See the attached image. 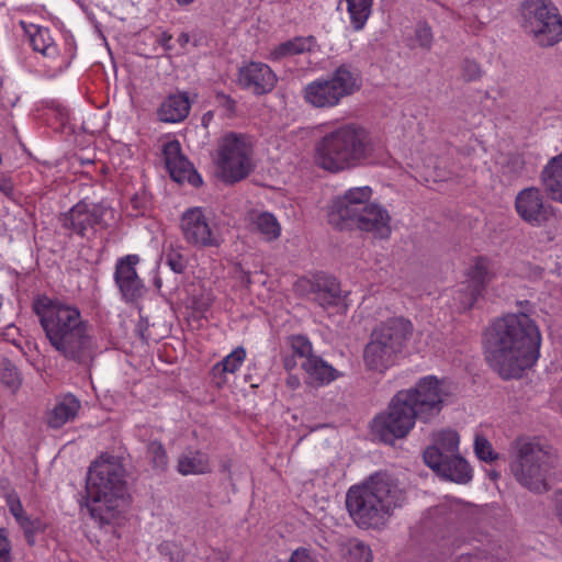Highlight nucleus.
<instances>
[{
  "label": "nucleus",
  "instance_id": "35",
  "mask_svg": "<svg viewBox=\"0 0 562 562\" xmlns=\"http://www.w3.org/2000/svg\"><path fill=\"white\" fill-rule=\"evenodd\" d=\"M414 42L423 50L430 52L435 42L431 25L426 20L417 21L414 29Z\"/></svg>",
  "mask_w": 562,
  "mask_h": 562
},
{
  "label": "nucleus",
  "instance_id": "29",
  "mask_svg": "<svg viewBox=\"0 0 562 562\" xmlns=\"http://www.w3.org/2000/svg\"><path fill=\"white\" fill-rule=\"evenodd\" d=\"M81 408L80 401L72 394L65 395L52 411L47 413V426L53 429L61 428L74 420Z\"/></svg>",
  "mask_w": 562,
  "mask_h": 562
},
{
  "label": "nucleus",
  "instance_id": "14",
  "mask_svg": "<svg viewBox=\"0 0 562 562\" xmlns=\"http://www.w3.org/2000/svg\"><path fill=\"white\" fill-rule=\"evenodd\" d=\"M400 392L411 395L408 404L416 412L418 419L425 423L440 414L447 397L451 394L448 382L435 375L424 376L414 387Z\"/></svg>",
  "mask_w": 562,
  "mask_h": 562
},
{
  "label": "nucleus",
  "instance_id": "15",
  "mask_svg": "<svg viewBox=\"0 0 562 562\" xmlns=\"http://www.w3.org/2000/svg\"><path fill=\"white\" fill-rule=\"evenodd\" d=\"M293 291L297 296L308 299L323 310L337 307L344 301L339 281L324 272L299 278L293 284Z\"/></svg>",
  "mask_w": 562,
  "mask_h": 562
},
{
  "label": "nucleus",
  "instance_id": "10",
  "mask_svg": "<svg viewBox=\"0 0 562 562\" xmlns=\"http://www.w3.org/2000/svg\"><path fill=\"white\" fill-rule=\"evenodd\" d=\"M521 26L541 47L562 41V16L550 0H525L521 3Z\"/></svg>",
  "mask_w": 562,
  "mask_h": 562
},
{
  "label": "nucleus",
  "instance_id": "51",
  "mask_svg": "<svg viewBox=\"0 0 562 562\" xmlns=\"http://www.w3.org/2000/svg\"><path fill=\"white\" fill-rule=\"evenodd\" d=\"M14 191L13 182L9 178H1L0 179V192L3 193L5 196L10 198L12 196Z\"/></svg>",
  "mask_w": 562,
  "mask_h": 562
},
{
  "label": "nucleus",
  "instance_id": "61",
  "mask_svg": "<svg viewBox=\"0 0 562 562\" xmlns=\"http://www.w3.org/2000/svg\"><path fill=\"white\" fill-rule=\"evenodd\" d=\"M228 469H229L228 464L225 463L222 465V471H228Z\"/></svg>",
  "mask_w": 562,
  "mask_h": 562
},
{
  "label": "nucleus",
  "instance_id": "53",
  "mask_svg": "<svg viewBox=\"0 0 562 562\" xmlns=\"http://www.w3.org/2000/svg\"><path fill=\"white\" fill-rule=\"evenodd\" d=\"M295 357L296 356H294L293 353L283 357L282 363H283V368L286 371L290 372V371H292L296 367Z\"/></svg>",
  "mask_w": 562,
  "mask_h": 562
},
{
  "label": "nucleus",
  "instance_id": "54",
  "mask_svg": "<svg viewBox=\"0 0 562 562\" xmlns=\"http://www.w3.org/2000/svg\"><path fill=\"white\" fill-rule=\"evenodd\" d=\"M172 40V35L164 32L161 36L157 40V42L166 49L170 50L172 47L170 45V41Z\"/></svg>",
  "mask_w": 562,
  "mask_h": 562
},
{
  "label": "nucleus",
  "instance_id": "50",
  "mask_svg": "<svg viewBox=\"0 0 562 562\" xmlns=\"http://www.w3.org/2000/svg\"><path fill=\"white\" fill-rule=\"evenodd\" d=\"M553 512L559 522L562 525V491L554 493Z\"/></svg>",
  "mask_w": 562,
  "mask_h": 562
},
{
  "label": "nucleus",
  "instance_id": "26",
  "mask_svg": "<svg viewBox=\"0 0 562 562\" xmlns=\"http://www.w3.org/2000/svg\"><path fill=\"white\" fill-rule=\"evenodd\" d=\"M540 182L549 199L562 203V153L552 157L543 167Z\"/></svg>",
  "mask_w": 562,
  "mask_h": 562
},
{
  "label": "nucleus",
  "instance_id": "6",
  "mask_svg": "<svg viewBox=\"0 0 562 562\" xmlns=\"http://www.w3.org/2000/svg\"><path fill=\"white\" fill-rule=\"evenodd\" d=\"M371 195L370 187H360L336 198L328 211L329 224L341 231L356 227L375 238H389L391 216L383 206L370 202Z\"/></svg>",
  "mask_w": 562,
  "mask_h": 562
},
{
  "label": "nucleus",
  "instance_id": "28",
  "mask_svg": "<svg viewBox=\"0 0 562 562\" xmlns=\"http://www.w3.org/2000/svg\"><path fill=\"white\" fill-rule=\"evenodd\" d=\"M191 104L187 92L168 95L158 109V117L165 123H178L187 119Z\"/></svg>",
  "mask_w": 562,
  "mask_h": 562
},
{
  "label": "nucleus",
  "instance_id": "45",
  "mask_svg": "<svg viewBox=\"0 0 562 562\" xmlns=\"http://www.w3.org/2000/svg\"><path fill=\"white\" fill-rule=\"evenodd\" d=\"M215 102L225 111L227 117H234L237 113V102L224 92L215 93Z\"/></svg>",
  "mask_w": 562,
  "mask_h": 562
},
{
  "label": "nucleus",
  "instance_id": "40",
  "mask_svg": "<svg viewBox=\"0 0 562 562\" xmlns=\"http://www.w3.org/2000/svg\"><path fill=\"white\" fill-rule=\"evenodd\" d=\"M165 261L176 273H183L187 269V258L177 249L170 248L165 254Z\"/></svg>",
  "mask_w": 562,
  "mask_h": 562
},
{
  "label": "nucleus",
  "instance_id": "22",
  "mask_svg": "<svg viewBox=\"0 0 562 562\" xmlns=\"http://www.w3.org/2000/svg\"><path fill=\"white\" fill-rule=\"evenodd\" d=\"M460 438L454 430H442L434 439V443L427 447L423 453L424 462L428 467H438V460L459 453Z\"/></svg>",
  "mask_w": 562,
  "mask_h": 562
},
{
  "label": "nucleus",
  "instance_id": "13",
  "mask_svg": "<svg viewBox=\"0 0 562 562\" xmlns=\"http://www.w3.org/2000/svg\"><path fill=\"white\" fill-rule=\"evenodd\" d=\"M411 395L400 391L391 400L386 412L379 414L372 422V434L380 441L394 445L397 439L405 438L418 418L408 404Z\"/></svg>",
  "mask_w": 562,
  "mask_h": 562
},
{
  "label": "nucleus",
  "instance_id": "20",
  "mask_svg": "<svg viewBox=\"0 0 562 562\" xmlns=\"http://www.w3.org/2000/svg\"><path fill=\"white\" fill-rule=\"evenodd\" d=\"M237 81L241 89L265 95L276 88L278 77L267 64L250 61L239 69Z\"/></svg>",
  "mask_w": 562,
  "mask_h": 562
},
{
  "label": "nucleus",
  "instance_id": "5",
  "mask_svg": "<svg viewBox=\"0 0 562 562\" xmlns=\"http://www.w3.org/2000/svg\"><path fill=\"white\" fill-rule=\"evenodd\" d=\"M125 470L117 457L103 453L92 462L87 477V497L90 516L100 525L113 524L126 490Z\"/></svg>",
  "mask_w": 562,
  "mask_h": 562
},
{
  "label": "nucleus",
  "instance_id": "3",
  "mask_svg": "<svg viewBox=\"0 0 562 562\" xmlns=\"http://www.w3.org/2000/svg\"><path fill=\"white\" fill-rule=\"evenodd\" d=\"M404 492L386 472H375L362 484L352 485L346 508L353 522L363 529H379L404 502Z\"/></svg>",
  "mask_w": 562,
  "mask_h": 562
},
{
  "label": "nucleus",
  "instance_id": "19",
  "mask_svg": "<svg viewBox=\"0 0 562 562\" xmlns=\"http://www.w3.org/2000/svg\"><path fill=\"white\" fill-rule=\"evenodd\" d=\"M139 261L138 255H126L116 261L114 281L125 302H134L143 295L144 282L136 271Z\"/></svg>",
  "mask_w": 562,
  "mask_h": 562
},
{
  "label": "nucleus",
  "instance_id": "57",
  "mask_svg": "<svg viewBox=\"0 0 562 562\" xmlns=\"http://www.w3.org/2000/svg\"><path fill=\"white\" fill-rule=\"evenodd\" d=\"M189 41H190V36H189V34H188V33H184V32H183V33H181V34L178 36V38H177V42L179 43V45H180L181 47H184V46L189 43Z\"/></svg>",
  "mask_w": 562,
  "mask_h": 562
},
{
  "label": "nucleus",
  "instance_id": "21",
  "mask_svg": "<svg viewBox=\"0 0 562 562\" xmlns=\"http://www.w3.org/2000/svg\"><path fill=\"white\" fill-rule=\"evenodd\" d=\"M166 167L173 181L188 182L198 188L202 184V178L192 164L182 155L180 143L175 139L166 143L162 148Z\"/></svg>",
  "mask_w": 562,
  "mask_h": 562
},
{
  "label": "nucleus",
  "instance_id": "62",
  "mask_svg": "<svg viewBox=\"0 0 562 562\" xmlns=\"http://www.w3.org/2000/svg\"><path fill=\"white\" fill-rule=\"evenodd\" d=\"M492 475H493V479H496L498 476V474H496V473H493Z\"/></svg>",
  "mask_w": 562,
  "mask_h": 562
},
{
  "label": "nucleus",
  "instance_id": "25",
  "mask_svg": "<svg viewBox=\"0 0 562 562\" xmlns=\"http://www.w3.org/2000/svg\"><path fill=\"white\" fill-rule=\"evenodd\" d=\"M20 25L27 34L30 44L34 52L42 54L48 59L57 58L59 54L58 47L52 37L48 27H43L35 24H26L24 21H21Z\"/></svg>",
  "mask_w": 562,
  "mask_h": 562
},
{
  "label": "nucleus",
  "instance_id": "55",
  "mask_svg": "<svg viewBox=\"0 0 562 562\" xmlns=\"http://www.w3.org/2000/svg\"><path fill=\"white\" fill-rule=\"evenodd\" d=\"M510 164L513 165V167H514V169H515V171H516L517 173H518V172H520V170H522L524 165H525V162H524L522 158H521V157H519V156H515V157H513V158L510 159Z\"/></svg>",
  "mask_w": 562,
  "mask_h": 562
},
{
  "label": "nucleus",
  "instance_id": "59",
  "mask_svg": "<svg viewBox=\"0 0 562 562\" xmlns=\"http://www.w3.org/2000/svg\"><path fill=\"white\" fill-rule=\"evenodd\" d=\"M244 280H245V282H246V283H248V284L251 282V281H250V276H249V273H246V276H245V279H244Z\"/></svg>",
  "mask_w": 562,
  "mask_h": 562
},
{
  "label": "nucleus",
  "instance_id": "58",
  "mask_svg": "<svg viewBox=\"0 0 562 562\" xmlns=\"http://www.w3.org/2000/svg\"><path fill=\"white\" fill-rule=\"evenodd\" d=\"M179 5L191 4L194 0H175Z\"/></svg>",
  "mask_w": 562,
  "mask_h": 562
},
{
  "label": "nucleus",
  "instance_id": "47",
  "mask_svg": "<svg viewBox=\"0 0 562 562\" xmlns=\"http://www.w3.org/2000/svg\"><path fill=\"white\" fill-rule=\"evenodd\" d=\"M190 302H191V307L195 312L204 313L211 307V305L213 303V297L210 293H205V294L203 293L200 296L192 295V297L190 299Z\"/></svg>",
  "mask_w": 562,
  "mask_h": 562
},
{
  "label": "nucleus",
  "instance_id": "32",
  "mask_svg": "<svg viewBox=\"0 0 562 562\" xmlns=\"http://www.w3.org/2000/svg\"><path fill=\"white\" fill-rule=\"evenodd\" d=\"M146 456L154 471L164 473L168 469V454L159 440H150L146 446Z\"/></svg>",
  "mask_w": 562,
  "mask_h": 562
},
{
  "label": "nucleus",
  "instance_id": "18",
  "mask_svg": "<svg viewBox=\"0 0 562 562\" xmlns=\"http://www.w3.org/2000/svg\"><path fill=\"white\" fill-rule=\"evenodd\" d=\"M180 228L184 240L193 247L206 248L220 245L200 207H191L182 214Z\"/></svg>",
  "mask_w": 562,
  "mask_h": 562
},
{
  "label": "nucleus",
  "instance_id": "48",
  "mask_svg": "<svg viewBox=\"0 0 562 562\" xmlns=\"http://www.w3.org/2000/svg\"><path fill=\"white\" fill-rule=\"evenodd\" d=\"M148 200L145 194H134L131 198V207L136 211L135 215L143 214L147 207Z\"/></svg>",
  "mask_w": 562,
  "mask_h": 562
},
{
  "label": "nucleus",
  "instance_id": "9",
  "mask_svg": "<svg viewBox=\"0 0 562 562\" xmlns=\"http://www.w3.org/2000/svg\"><path fill=\"white\" fill-rule=\"evenodd\" d=\"M514 448L516 459L510 463V470L516 480L530 491L546 492L547 473L553 458L550 447L537 439L518 438L514 441Z\"/></svg>",
  "mask_w": 562,
  "mask_h": 562
},
{
  "label": "nucleus",
  "instance_id": "23",
  "mask_svg": "<svg viewBox=\"0 0 562 562\" xmlns=\"http://www.w3.org/2000/svg\"><path fill=\"white\" fill-rule=\"evenodd\" d=\"M438 467H429L439 476L456 483H468L472 479V469L459 453L438 460Z\"/></svg>",
  "mask_w": 562,
  "mask_h": 562
},
{
  "label": "nucleus",
  "instance_id": "12",
  "mask_svg": "<svg viewBox=\"0 0 562 562\" xmlns=\"http://www.w3.org/2000/svg\"><path fill=\"white\" fill-rule=\"evenodd\" d=\"M252 155V144L247 135L234 132L225 134L217 149L221 179L228 184L246 179L254 169Z\"/></svg>",
  "mask_w": 562,
  "mask_h": 562
},
{
  "label": "nucleus",
  "instance_id": "60",
  "mask_svg": "<svg viewBox=\"0 0 562 562\" xmlns=\"http://www.w3.org/2000/svg\"><path fill=\"white\" fill-rule=\"evenodd\" d=\"M155 285H156L158 289L161 286V281H160V279H158V278H157V279L155 280Z\"/></svg>",
  "mask_w": 562,
  "mask_h": 562
},
{
  "label": "nucleus",
  "instance_id": "34",
  "mask_svg": "<svg viewBox=\"0 0 562 562\" xmlns=\"http://www.w3.org/2000/svg\"><path fill=\"white\" fill-rule=\"evenodd\" d=\"M246 358V351L243 347H238L226 356L221 362L216 363L213 369V375H224L225 373H235L243 364Z\"/></svg>",
  "mask_w": 562,
  "mask_h": 562
},
{
  "label": "nucleus",
  "instance_id": "31",
  "mask_svg": "<svg viewBox=\"0 0 562 562\" xmlns=\"http://www.w3.org/2000/svg\"><path fill=\"white\" fill-rule=\"evenodd\" d=\"M346 3L351 26L355 31L364 27L372 13L373 0H340Z\"/></svg>",
  "mask_w": 562,
  "mask_h": 562
},
{
  "label": "nucleus",
  "instance_id": "52",
  "mask_svg": "<svg viewBox=\"0 0 562 562\" xmlns=\"http://www.w3.org/2000/svg\"><path fill=\"white\" fill-rule=\"evenodd\" d=\"M470 299V285L467 284L464 289L459 291L458 300L460 302V308L462 311L471 310L473 306H465V302Z\"/></svg>",
  "mask_w": 562,
  "mask_h": 562
},
{
  "label": "nucleus",
  "instance_id": "49",
  "mask_svg": "<svg viewBox=\"0 0 562 562\" xmlns=\"http://www.w3.org/2000/svg\"><path fill=\"white\" fill-rule=\"evenodd\" d=\"M289 562H316L313 557L307 552L306 549H297L295 550Z\"/></svg>",
  "mask_w": 562,
  "mask_h": 562
},
{
  "label": "nucleus",
  "instance_id": "27",
  "mask_svg": "<svg viewBox=\"0 0 562 562\" xmlns=\"http://www.w3.org/2000/svg\"><path fill=\"white\" fill-rule=\"evenodd\" d=\"M470 285V299L465 302V306H474L477 299L485 291L486 284L492 279L491 262L486 257H476L474 265L468 272Z\"/></svg>",
  "mask_w": 562,
  "mask_h": 562
},
{
  "label": "nucleus",
  "instance_id": "37",
  "mask_svg": "<svg viewBox=\"0 0 562 562\" xmlns=\"http://www.w3.org/2000/svg\"><path fill=\"white\" fill-rule=\"evenodd\" d=\"M20 528L23 530L27 544H35V536L44 532L46 524L38 517L32 518L27 514L18 522Z\"/></svg>",
  "mask_w": 562,
  "mask_h": 562
},
{
  "label": "nucleus",
  "instance_id": "44",
  "mask_svg": "<svg viewBox=\"0 0 562 562\" xmlns=\"http://www.w3.org/2000/svg\"><path fill=\"white\" fill-rule=\"evenodd\" d=\"M5 503L16 522H19L26 515L18 493H8L5 496Z\"/></svg>",
  "mask_w": 562,
  "mask_h": 562
},
{
  "label": "nucleus",
  "instance_id": "39",
  "mask_svg": "<svg viewBox=\"0 0 562 562\" xmlns=\"http://www.w3.org/2000/svg\"><path fill=\"white\" fill-rule=\"evenodd\" d=\"M474 452L476 457L484 462H493L498 458L491 442L482 435L475 436Z\"/></svg>",
  "mask_w": 562,
  "mask_h": 562
},
{
  "label": "nucleus",
  "instance_id": "11",
  "mask_svg": "<svg viewBox=\"0 0 562 562\" xmlns=\"http://www.w3.org/2000/svg\"><path fill=\"white\" fill-rule=\"evenodd\" d=\"M521 26L541 47L562 41V16L550 0H525L521 3Z\"/></svg>",
  "mask_w": 562,
  "mask_h": 562
},
{
  "label": "nucleus",
  "instance_id": "1",
  "mask_svg": "<svg viewBox=\"0 0 562 562\" xmlns=\"http://www.w3.org/2000/svg\"><path fill=\"white\" fill-rule=\"evenodd\" d=\"M484 358L503 380L519 379L539 358L540 330L524 312L494 319L483 331Z\"/></svg>",
  "mask_w": 562,
  "mask_h": 562
},
{
  "label": "nucleus",
  "instance_id": "42",
  "mask_svg": "<svg viewBox=\"0 0 562 562\" xmlns=\"http://www.w3.org/2000/svg\"><path fill=\"white\" fill-rule=\"evenodd\" d=\"M348 562H372L371 550L362 542H356L349 548Z\"/></svg>",
  "mask_w": 562,
  "mask_h": 562
},
{
  "label": "nucleus",
  "instance_id": "46",
  "mask_svg": "<svg viewBox=\"0 0 562 562\" xmlns=\"http://www.w3.org/2000/svg\"><path fill=\"white\" fill-rule=\"evenodd\" d=\"M12 544L8 530L0 527V562H12Z\"/></svg>",
  "mask_w": 562,
  "mask_h": 562
},
{
  "label": "nucleus",
  "instance_id": "43",
  "mask_svg": "<svg viewBox=\"0 0 562 562\" xmlns=\"http://www.w3.org/2000/svg\"><path fill=\"white\" fill-rule=\"evenodd\" d=\"M1 382L12 390H16L21 385L20 373L10 362H8L1 371Z\"/></svg>",
  "mask_w": 562,
  "mask_h": 562
},
{
  "label": "nucleus",
  "instance_id": "41",
  "mask_svg": "<svg viewBox=\"0 0 562 562\" xmlns=\"http://www.w3.org/2000/svg\"><path fill=\"white\" fill-rule=\"evenodd\" d=\"M483 70L479 63L472 59H464L461 64V76L465 82L481 79Z\"/></svg>",
  "mask_w": 562,
  "mask_h": 562
},
{
  "label": "nucleus",
  "instance_id": "36",
  "mask_svg": "<svg viewBox=\"0 0 562 562\" xmlns=\"http://www.w3.org/2000/svg\"><path fill=\"white\" fill-rule=\"evenodd\" d=\"M286 345L290 347L292 353L299 358L308 360L316 355L313 353V346L311 340L305 335H291L286 339Z\"/></svg>",
  "mask_w": 562,
  "mask_h": 562
},
{
  "label": "nucleus",
  "instance_id": "7",
  "mask_svg": "<svg viewBox=\"0 0 562 562\" xmlns=\"http://www.w3.org/2000/svg\"><path fill=\"white\" fill-rule=\"evenodd\" d=\"M413 333V325L403 317L389 318L374 328L363 349L367 370L384 373L393 367Z\"/></svg>",
  "mask_w": 562,
  "mask_h": 562
},
{
  "label": "nucleus",
  "instance_id": "24",
  "mask_svg": "<svg viewBox=\"0 0 562 562\" xmlns=\"http://www.w3.org/2000/svg\"><path fill=\"white\" fill-rule=\"evenodd\" d=\"M302 369L306 373V383L314 387H321L338 379L341 373L323 360L319 356L302 362Z\"/></svg>",
  "mask_w": 562,
  "mask_h": 562
},
{
  "label": "nucleus",
  "instance_id": "16",
  "mask_svg": "<svg viewBox=\"0 0 562 562\" xmlns=\"http://www.w3.org/2000/svg\"><path fill=\"white\" fill-rule=\"evenodd\" d=\"M518 216L533 227H542L557 218V210L544 201L541 190L529 187L520 190L515 198Z\"/></svg>",
  "mask_w": 562,
  "mask_h": 562
},
{
  "label": "nucleus",
  "instance_id": "17",
  "mask_svg": "<svg viewBox=\"0 0 562 562\" xmlns=\"http://www.w3.org/2000/svg\"><path fill=\"white\" fill-rule=\"evenodd\" d=\"M106 211L102 205L89 207L87 203L81 201L63 214L60 221L64 228L80 237H88L90 233L95 232L97 227H106L103 220Z\"/></svg>",
  "mask_w": 562,
  "mask_h": 562
},
{
  "label": "nucleus",
  "instance_id": "4",
  "mask_svg": "<svg viewBox=\"0 0 562 562\" xmlns=\"http://www.w3.org/2000/svg\"><path fill=\"white\" fill-rule=\"evenodd\" d=\"M373 153L370 133L358 124L346 123L315 142L313 160L319 169L336 175L367 165Z\"/></svg>",
  "mask_w": 562,
  "mask_h": 562
},
{
  "label": "nucleus",
  "instance_id": "33",
  "mask_svg": "<svg viewBox=\"0 0 562 562\" xmlns=\"http://www.w3.org/2000/svg\"><path fill=\"white\" fill-rule=\"evenodd\" d=\"M314 43V37H295L281 43L276 49L274 55L277 57H285L310 52Z\"/></svg>",
  "mask_w": 562,
  "mask_h": 562
},
{
  "label": "nucleus",
  "instance_id": "8",
  "mask_svg": "<svg viewBox=\"0 0 562 562\" xmlns=\"http://www.w3.org/2000/svg\"><path fill=\"white\" fill-rule=\"evenodd\" d=\"M360 71L350 64H341L328 78L316 79L307 83L302 91L304 101L316 109H330L344 98L360 90Z\"/></svg>",
  "mask_w": 562,
  "mask_h": 562
},
{
  "label": "nucleus",
  "instance_id": "2",
  "mask_svg": "<svg viewBox=\"0 0 562 562\" xmlns=\"http://www.w3.org/2000/svg\"><path fill=\"white\" fill-rule=\"evenodd\" d=\"M33 311L50 346L66 360L89 369L98 353V342L91 326L80 310L58 299L37 296Z\"/></svg>",
  "mask_w": 562,
  "mask_h": 562
},
{
  "label": "nucleus",
  "instance_id": "56",
  "mask_svg": "<svg viewBox=\"0 0 562 562\" xmlns=\"http://www.w3.org/2000/svg\"><path fill=\"white\" fill-rule=\"evenodd\" d=\"M286 385L291 389V390H295L300 386V379L296 376V375H292L290 374L288 378H286Z\"/></svg>",
  "mask_w": 562,
  "mask_h": 562
},
{
  "label": "nucleus",
  "instance_id": "30",
  "mask_svg": "<svg viewBox=\"0 0 562 562\" xmlns=\"http://www.w3.org/2000/svg\"><path fill=\"white\" fill-rule=\"evenodd\" d=\"M177 471L181 475L205 474L211 472L209 456L200 450H189L180 454Z\"/></svg>",
  "mask_w": 562,
  "mask_h": 562
},
{
  "label": "nucleus",
  "instance_id": "38",
  "mask_svg": "<svg viewBox=\"0 0 562 562\" xmlns=\"http://www.w3.org/2000/svg\"><path fill=\"white\" fill-rule=\"evenodd\" d=\"M255 225L268 240L276 239L280 235V225L277 218L270 213L259 214L255 221Z\"/></svg>",
  "mask_w": 562,
  "mask_h": 562
}]
</instances>
